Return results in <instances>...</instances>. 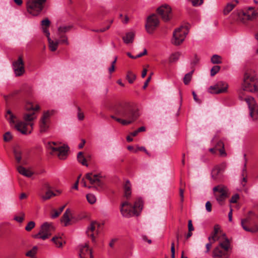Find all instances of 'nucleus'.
Returning a JSON list of instances; mask_svg holds the SVG:
<instances>
[{"instance_id": "obj_1", "label": "nucleus", "mask_w": 258, "mask_h": 258, "mask_svg": "<svg viewBox=\"0 0 258 258\" xmlns=\"http://www.w3.org/2000/svg\"><path fill=\"white\" fill-rule=\"evenodd\" d=\"M25 108L28 112L24 114L23 121H16V116L13 114L10 110H8L5 117L11 126L23 135L30 134L33 130V123L31 121L36 118L35 111L39 110L38 105H34L32 102H27Z\"/></svg>"}, {"instance_id": "obj_2", "label": "nucleus", "mask_w": 258, "mask_h": 258, "mask_svg": "<svg viewBox=\"0 0 258 258\" xmlns=\"http://www.w3.org/2000/svg\"><path fill=\"white\" fill-rule=\"evenodd\" d=\"M114 111L118 117L111 115V117L124 125L133 123L140 116L139 110L133 104L127 102L118 103L115 106Z\"/></svg>"}, {"instance_id": "obj_3", "label": "nucleus", "mask_w": 258, "mask_h": 258, "mask_svg": "<svg viewBox=\"0 0 258 258\" xmlns=\"http://www.w3.org/2000/svg\"><path fill=\"white\" fill-rule=\"evenodd\" d=\"M143 201L141 198L136 199L133 206L128 201L123 202L121 205L120 212L123 217H131L138 216L142 210Z\"/></svg>"}, {"instance_id": "obj_4", "label": "nucleus", "mask_w": 258, "mask_h": 258, "mask_svg": "<svg viewBox=\"0 0 258 258\" xmlns=\"http://www.w3.org/2000/svg\"><path fill=\"white\" fill-rule=\"evenodd\" d=\"M242 88L246 92L254 93L258 91V82L255 72L252 69L245 71L244 74Z\"/></svg>"}, {"instance_id": "obj_5", "label": "nucleus", "mask_w": 258, "mask_h": 258, "mask_svg": "<svg viewBox=\"0 0 258 258\" xmlns=\"http://www.w3.org/2000/svg\"><path fill=\"white\" fill-rule=\"evenodd\" d=\"M54 230L55 227L53 223L46 222L41 226L39 232L37 234H35L33 237L45 240L50 236Z\"/></svg>"}, {"instance_id": "obj_6", "label": "nucleus", "mask_w": 258, "mask_h": 258, "mask_svg": "<svg viewBox=\"0 0 258 258\" xmlns=\"http://www.w3.org/2000/svg\"><path fill=\"white\" fill-rule=\"evenodd\" d=\"M46 0H29L27 3V9L33 16H37L43 9Z\"/></svg>"}, {"instance_id": "obj_7", "label": "nucleus", "mask_w": 258, "mask_h": 258, "mask_svg": "<svg viewBox=\"0 0 258 258\" xmlns=\"http://www.w3.org/2000/svg\"><path fill=\"white\" fill-rule=\"evenodd\" d=\"M188 26H182L175 29L173 34L172 43L175 45L182 43L188 33Z\"/></svg>"}, {"instance_id": "obj_8", "label": "nucleus", "mask_w": 258, "mask_h": 258, "mask_svg": "<svg viewBox=\"0 0 258 258\" xmlns=\"http://www.w3.org/2000/svg\"><path fill=\"white\" fill-rule=\"evenodd\" d=\"M257 16L258 12L253 7H249L238 13V19L243 23H246L248 20H253Z\"/></svg>"}, {"instance_id": "obj_9", "label": "nucleus", "mask_w": 258, "mask_h": 258, "mask_svg": "<svg viewBox=\"0 0 258 258\" xmlns=\"http://www.w3.org/2000/svg\"><path fill=\"white\" fill-rule=\"evenodd\" d=\"M56 143L55 142H48L46 145L48 149L52 150L53 152H56L57 155L60 159L63 160L66 159L67 156L68 148L64 146L55 147Z\"/></svg>"}, {"instance_id": "obj_10", "label": "nucleus", "mask_w": 258, "mask_h": 258, "mask_svg": "<svg viewBox=\"0 0 258 258\" xmlns=\"http://www.w3.org/2000/svg\"><path fill=\"white\" fill-rule=\"evenodd\" d=\"M213 190L216 199L219 203L224 201L228 197V190L225 186L219 185L215 186Z\"/></svg>"}, {"instance_id": "obj_11", "label": "nucleus", "mask_w": 258, "mask_h": 258, "mask_svg": "<svg viewBox=\"0 0 258 258\" xmlns=\"http://www.w3.org/2000/svg\"><path fill=\"white\" fill-rule=\"evenodd\" d=\"M86 178L93 185V187L97 189L102 188L103 182L101 180V176L100 174H94L92 173H88L85 175Z\"/></svg>"}, {"instance_id": "obj_12", "label": "nucleus", "mask_w": 258, "mask_h": 258, "mask_svg": "<svg viewBox=\"0 0 258 258\" xmlns=\"http://www.w3.org/2000/svg\"><path fill=\"white\" fill-rule=\"evenodd\" d=\"M228 85L223 81H219L215 85L209 87L208 91L211 94H220L227 91Z\"/></svg>"}, {"instance_id": "obj_13", "label": "nucleus", "mask_w": 258, "mask_h": 258, "mask_svg": "<svg viewBox=\"0 0 258 258\" xmlns=\"http://www.w3.org/2000/svg\"><path fill=\"white\" fill-rule=\"evenodd\" d=\"M244 99L248 106L251 117L254 120H258V105L255 103L254 98L248 97Z\"/></svg>"}, {"instance_id": "obj_14", "label": "nucleus", "mask_w": 258, "mask_h": 258, "mask_svg": "<svg viewBox=\"0 0 258 258\" xmlns=\"http://www.w3.org/2000/svg\"><path fill=\"white\" fill-rule=\"evenodd\" d=\"M13 67L16 76H21L24 74V62L21 56H19L18 59L13 62Z\"/></svg>"}, {"instance_id": "obj_15", "label": "nucleus", "mask_w": 258, "mask_h": 258, "mask_svg": "<svg viewBox=\"0 0 258 258\" xmlns=\"http://www.w3.org/2000/svg\"><path fill=\"white\" fill-rule=\"evenodd\" d=\"M159 21L157 16L155 14H152L147 18L146 28L147 32L152 33L155 28L158 26Z\"/></svg>"}, {"instance_id": "obj_16", "label": "nucleus", "mask_w": 258, "mask_h": 258, "mask_svg": "<svg viewBox=\"0 0 258 258\" xmlns=\"http://www.w3.org/2000/svg\"><path fill=\"white\" fill-rule=\"evenodd\" d=\"M158 14L164 21H168L171 18V8L167 5H163L157 10Z\"/></svg>"}, {"instance_id": "obj_17", "label": "nucleus", "mask_w": 258, "mask_h": 258, "mask_svg": "<svg viewBox=\"0 0 258 258\" xmlns=\"http://www.w3.org/2000/svg\"><path fill=\"white\" fill-rule=\"evenodd\" d=\"M99 227L100 224L99 223L95 221L92 222L86 231L87 236L91 238L92 241L94 243L96 242L95 234H98V229Z\"/></svg>"}, {"instance_id": "obj_18", "label": "nucleus", "mask_w": 258, "mask_h": 258, "mask_svg": "<svg viewBox=\"0 0 258 258\" xmlns=\"http://www.w3.org/2000/svg\"><path fill=\"white\" fill-rule=\"evenodd\" d=\"M80 258H93L92 250L89 248L88 243L80 246Z\"/></svg>"}, {"instance_id": "obj_19", "label": "nucleus", "mask_w": 258, "mask_h": 258, "mask_svg": "<svg viewBox=\"0 0 258 258\" xmlns=\"http://www.w3.org/2000/svg\"><path fill=\"white\" fill-rule=\"evenodd\" d=\"M253 217H255L256 218L258 217L253 212H252V211H249L248 213L247 217L245 219L241 220V226H242V228H243V229H244L246 231L255 232L258 231V228L256 230H253L251 228H249L247 227L244 225L245 223L249 222L250 220H252Z\"/></svg>"}, {"instance_id": "obj_20", "label": "nucleus", "mask_w": 258, "mask_h": 258, "mask_svg": "<svg viewBox=\"0 0 258 258\" xmlns=\"http://www.w3.org/2000/svg\"><path fill=\"white\" fill-rule=\"evenodd\" d=\"M229 252L221 248L220 247H216L213 251L214 258H228Z\"/></svg>"}, {"instance_id": "obj_21", "label": "nucleus", "mask_w": 258, "mask_h": 258, "mask_svg": "<svg viewBox=\"0 0 258 258\" xmlns=\"http://www.w3.org/2000/svg\"><path fill=\"white\" fill-rule=\"evenodd\" d=\"M226 164L225 162H222L219 165L215 166L211 172L212 177L214 180H217L218 175L221 171H223L226 168Z\"/></svg>"}, {"instance_id": "obj_22", "label": "nucleus", "mask_w": 258, "mask_h": 258, "mask_svg": "<svg viewBox=\"0 0 258 258\" xmlns=\"http://www.w3.org/2000/svg\"><path fill=\"white\" fill-rule=\"evenodd\" d=\"M51 241H53L56 246L58 248L62 247L63 244L66 243L63 234L55 235L51 239Z\"/></svg>"}, {"instance_id": "obj_23", "label": "nucleus", "mask_w": 258, "mask_h": 258, "mask_svg": "<svg viewBox=\"0 0 258 258\" xmlns=\"http://www.w3.org/2000/svg\"><path fill=\"white\" fill-rule=\"evenodd\" d=\"M217 150L220 153V155L222 157H226L227 154L224 149V145L222 141H219L215 146Z\"/></svg>"}, {"instance_id": "obj_24", "label": "nucleus", "mask_w": 258, "mask_h": 258, "mask_svg": "<svg viewBox=\"0 0 258 258\" xmlns=\"http://www.w3.org/2000/svg\"><path fill=\"white\" fill-rule=\"evenodd\" d=\"M124 196L128 199L132 194L131 184L128 180H127L124 185Z\"/></svg>"}, {"instance_id": "obj_25", "label": "nucleus", "mask_w": 258, "mask_h": 258, "mask_svg": "<svg viewBox=\"0 0 258 258\" xmlns=\"http://www.w3.org/2000/svg\"><path fill=\"white\" fill-rule=\"evenodd\" d=\"M17 170L20 174L28 177H31L33 174V172L30 170L26 169L22 166H19L17 167Z\"/></svg>"}, {"instance_id": "obj_26", "label": "nucleus", "mask_w": 258, "mask_h": 258, "mask_svg": "<svg viewBox=\"0 0 258 258\" xmlns=\"http://www.w3.org/2000/svg\"><path fill=\"white\" fill-rule=\"evenodd\" d=\"M71 215V210L69 209H67L63 214L61 220V222L64 223L65 226H68L69 224L70 221V216Z\"/></svg>"}, {"instance_id": "obj_27", "label": "nucleus", "mask_w": 258, "mask_h": 258, "mask_svg": "<svg viewBox=\"0 0 258 258\" xmlns=\"http://www.w3.org/2000/svg\"><path fill=\"white\" fill-rule=\"evenodd\" d=\"M134 37L135 33L133 32H129L122 37V39L125 43L128 44L133 42Z\"/></svg>"}, {"instance_id": "obj_28", "label": "nucleus", "mask_w": 258, "mask_h": 258, "mask_svg": "<svg viewBox=\"0 0 258 258\" xmlns=\"http://www.w3.org/2000/svg\"><path fill=\"white\" fill-rule=\"evenodd\" d=\"M233 2H235V4L229 3L226 5L223 11L224 15H227L229 14L234 9L236 5L238 3L237 0H234Z\"/></svg>"}, {"instance_id": "obj_29", "label": "nucleus", "mask_w": 258, "mask_h": 258, "mask_svg": "<svg viewBox=\"0 0 258 258\" xmlns=\"http://www.w3.org/2000/svg\"><path fill=\"white\" fill-rule=\"evenodd\" d=\"M230 246V242L227 238H225V240L223 242H220L219 245L218 246V247H220L221 248L227 252H228Z\"/></svg>"}, {"instance_id": "obj_30", "label": "nucleus", "mask_w": 258, "mask_h": 258, "mask_svg": "<svg viewBox=\"0 0 258 258\" xmlns=\"http://www.w3.org/2000/svg\"><path fill=\"white\" fill-rule=\"evenodd\" d=\"M77 159L79 163H81L83 165L88 166V165L87 163V160L86 158H85L83 153L82 152H80L78 153L77 155Z\"/></svg>"}, {"instance_id": "obj_31", "label": "nucleus", "mask_w": 258, "mask_h": 258, "mask_svg": "<svg viewBox=\"0 0 258 258\" xmlns=\"http://www.w3.org/2000/svg\"><path fill=\"white\" fill-rule=\"evenodd\" d=\"M72 26H61L58 28V35H63V33L69 32L72 28Z\"/></svg>"}, {"instance_id": "obj_32", "label": "nucleus", "mask_w": 258, "mask_h": 258, "mask_svg": "<svg viewBox=\"0 0 258 258\" xmlns=\"http://www.w3.org/2000/svg\"><path fill=\"white\" fill-rule=\"evenodd\" d=\"M48 41L49 43V47L51 51H54L56 50L58 45L59 44L58 41H54L52 40L50 38L48 39Z\"/></svg>"}, {"instance_id": "obj_33", "label": "nucleus", "mask_w": 258, "mask_h": 258, "mask_svg": "<svg viewBox=\"0 0 258 258\" xmlns=\"http://www.w3.org/2000/svg\"><path fill=\"white\" fill-rule=\"evenodd\" d=\"M49 127L48 122L40 120V132L41 133L46 132Z\"/></svg>"}, {"instance_id": "obj_34", "label": "nucleus", "mask_w": 258, "mask_h": 258, "mask_svg": "<svg viewBox=\"0 0 258 258\" xmlns=\"http://www.w3.org/2000/svg\"><path fill=\"white\" fill-rule=\"evenodd\" d=\"M181 53L179 52H176L171 54L169 58V62L173 63L177 61Z\"/></svg>"}, {"instance_id": "obj_35", "label": "nucleus", "mask_w": 258, "mask_h": 258, "mask_svg": "<svg viewBox=\"0 0 258 258\" xmlns=\"http://www.w3.org/2000/svg\"><path fill=\"white\" fill-rule=\"evenodd\" d=\"M37 247L35 246L31 250L27 252L26 255L31 258H36L35 255L37 253Z\"/></svg>"}, {"instance_id": "obj_36", "label": "nucleus", "mask_w": 258, "mask_h": 258, "mask_svg": "<svg viewBox=\"0 0 258 258\" xmlns=\"http://www.w3.org/2000/svg\"><path fill=\"white\" fill-rule=\"evenodd\" d=\"M136 78V75L132 71H128L126 75V79L130 83H133Z\"/></svg>"}, {"instance_id": "obj_37", "label": "nucleus", "mask_w": 258, "mask_h": 258, "mask_svg": "<svg viewBox=\"0 0 258 258\" xmlns=\"http://www.w3.org/2000/svg\"><path fill=\"white\" fill-rule=\"evenodd\" d=\"M211 60L214 64H219L222 63L221 56L217 54L213 55L211 57Z\"/></svg>"}, {"instance_id": "obj_38", "label": "nucleus", "mask_w": 258, "mask_h": 258, "mask_svg": "<svg viewBox=\"0 0 258 258\" xmlns=\"http://www.w3.org/2000/svg\"><path fill=\"white\" fill-rule=\"evenodd\" d=\"M194 71L186 74L183 78V82L185 85H187L190 82Z\"/></svg>"}, {"instance_id": "obj_39", "label": "nucleus", "mask_w": 258, "mask_h": 258, "mask_svg": "<svg viewBox=\"0 0 258 258\" xmlns=\"http://www.w3.org/2000/svg\"><path fill=\"white\" fill-rule=\"evenodd\" d=\"M55 196V194L54 192H53L52 191H51L50 190H48V191H46L45 195L41 196V198L43 200L46 201V200L49 199L52 197Z\"/></svg>"}, {"instance_id": "obj_40", "label": "nucleus", "mask_w": 258, "mask_h": 258, "mask_svg": "<svg viewBox=\"0 0 258 258\" xmlns=\"http://www.w3.org/2000/svg\"><path fill=\"white\" fill-rule=\"evenodd\" d=\"M86 198L88 202L91 204H94L96 201V198L95 196L92 194H87L86 195Z\"/></svg>"}, {"instance_id": "obj_41", "label": "nucleus", "mask_w": 258, "mask_h": 258, "mask_svg": "<svg viewBox=\"0 0 258 258\" xmlns=\"http://www.w3.org/2000/svg\"><path fill=\"white\" fill-rule=\"evenodd\" d=\"M21 152L18 150H14V155L18 163H20L22 159L21 157Z\"/></svg>"}, {"instance_id": "obj_42", "label": "nucleus", "mask_w": 258, "mask_h": 258, "mask_svg": "<svg viewBox=\"0 0 258 258\" xmlns=\"http://www.w3.org/2000/svg\"><path fill=\"white\" fill-rule=\"evenodd\" d=\"M246 91V90H244L243 89V88H242V89H241L239 91V98L241 100H244L245 101V98H248V97H251L250 96H246L245 94V92Z\"/></svg>"}, {"instance_id": "obj_43", "label": "nucleus", "mask_w": 258, "mask_h": 258, "mask_svg": "<svg viewBox=\"0 0 258 258\" xmlns=\"http://www.w3.org/2000/svg\"><path fill=\"white\" fill-rule=\"evenodd\" d=\"M12 139L13 136L10 132H7L4 135V140L5 142H9Z\"/></svg>"}, {"instance_id": "obj_44", "label": "nucleus", "mask_w": 258, "mask_h": 258, "mask_svg": "<svg viewBox=\"0 0 258 258\" xmlns=\"http://www.w3.org/2000/svg\"><path fill=\"white\" fill-rule=\"evenodd\" d=\"M220 70V67L219 66H214L211 70V76H215Z\"/></svg>"}, {"instance_id": "obj_45", "label": "nucleus", "mask_w": 258, "mask_h": 258, "mask_svg": "<svg viewBox=\"0 0 258 258\" xmlns=\"http://www.w3.org/2000/svg\"><path fill=\"white\" fill-rule=\"evenodd\" d=\"M51 114H52V113H51L48 111L44 112L43 115L41 118V120L48 122L49 118Z\"/></svg>"}, {"instance_id": "obj_46", "label": "nucleus", "mask_w": 258, "mask_h": 258, "mask_svg": "<svg viewBox=\"0 0 258 258\" xmlns=\"http://www.w3.org/2000/svg\"><path fill=\"white\" fill-rule=\"evenodd\" d=\"M246 163H245L244 165V168L243 169L242 173V175L243 177L242 178V181L241 183L242 184L243 186H245V183L247 182L246 178V177H244V175L246 173Z\"/></svg>"}, {"instance_id": "obj_47", "label": "nucleus", "mask_w": 258, "mask_h": 258, "mask_svg": "<svg viewBox=\"0 0 258 258\" xmlns=\"http://www.w3.org/2000/svg\"><path fill=\"white\" fill-rule=\"evenodd\" d=\"M35 223L34 222L30 221L25 227V230L27 231H30L35 227Z\"/></svg>"}, {"instance_id": "obj_48", "label": "nucleus", "mask_w": 258, "mask_h": 258, "mask_svg": "<svg viewBox=\"0 0 258 258\" xmlns=\"http://www.w3.org/2000/svg\"><path fill=\"white\" fill-rule=\"evenodd\" d=\"M59 40H57L59 41V43H66L67 44H68V38L66 35H59Z\"/></svg>"}, {"instance_id": "obj_49", "label": "nucleus", "mask_w": 258, "mask_h": 258, "mask_svg": "<svg viewBox=\"0 0 258 258\" xmlns=\"http://www.w3.org/2000/svg\"><path fill=\"white\" fill-rule=\"evenodd\" d=\"M78 114L77 116L78 118L80 120H82L84 118V115L83 112L81 111V108L80 107H78Z\"/></svg>"}, {"instance_id": "obj_50", "label": "nucleus", "mask_w": 258, "mask_h": 258, "mask_svg": "<svg viewBox=\"0 0 258 258\" xmlns=\"http://www.w3.org/2000/svg\"><path fill=\"white\" fill-rule=\"evenodd\" d=\"M208 239L209 241L214 243L218 240V237H217V235H214V233H212L211 235L209 237Z\"/></svg>"}, {"instance_id": "obj_51", "label": "nucleus", "mask_w": 258, "mask_h": 258, "mask_svg": "<svg viewBox=\"0 0 258 258\" xmlns=\"http://www.w3.org/2000/svg\"><path fill=\"white\" fill-rule=\"evenodd\" d=\"M21 216H15L14 220L20 223L22 222L24 219L25 214L24 213H21Z\"/></svg>"}, {"instance_id": "obj_52", "label": "nucleus", "mask_w": 258, "mask_h": 258, "mask_svg": "<svg viewBox=\"0 0 258 258\" xmlns=\"http://www.w3.org/2000/svg\"><path fill=\"white\" fill-rule=\"evenodd\" d=\"M190 1L195 7L200 6L203 3V0H190Z\"/></svg>"}, {"instance_id": "obj_53", "label": "nucleus", "mask_w": 258, "mask_h": 258, "mask_svg": "<svg viewBox=\"0 0 258 258\" xmlns=\"http://www.w3.org/2000/svg\"><path fill=\"white\" fill-rule=\"evenodd\" d=\"M50 21L48 19L46 18L44 20H43L41 21V25L42 26H45L46 27H48L50 25Z\"/></svg>"}, {"instance_id": "obj_54", "label": "nucleus", "mask_w": 258, "mask_h": 258, "mask_svg": "<svg viewBox=\"0 0 258 258\" xmlns=\"http://www.w3.org/2000/svg\"><path fill=\"white\" fill-rule=\"evenodd\" d=\"M239 196L238 194H235L233 196H232V197H231V199H230V203H236L238 200V199H239Z\"/></svg>"}, {"instance_id": "obj_55", "label": "nucleus", "mask_w": 258, "mask_h": 258, "mask_svg": "<svg viewBox=\"0 0 258 258\" xmlns=\"http://www.w3.org/2000/svg\"><path fill=\"white\" fill-rule=\"evenodd\" d=\"M171 258H175V245L173 241L171 243Z\"/></svg>"}, {"instance_id": "obj_56", "label": "nucleus", "mask_w": 258, "mask_h": 258, "mask_svg": "<svg viewBox=\"0 0 258 258\" xmlns=\"http://www.w3.org/2000/svg\"><path fill=\"white\" fill-rule=\"evenodd\" d=\"M179 196L180 197V202L182 203L184 201V189L181 187L179 189Z\"/></svg>"}, {"instance_id": "obj_57", "label": "nucleus", "mask_w": 258, "mask_h": 258, "mask_svg": "<svg viewBox=\"0 0 258 258\" xmlns=\"http://www.w3.org/2000/svg\"><path fill=\"white\" fill-rule=\"evenodd\" d=\"M206 209L208 212L212 211V204L209 201H208L206 204Z\"/></svg>"}, {"instance_id": "obj_58", "label": "nucleus", "mask_w": 258, "mask_h": 258, "mask_svg": "<svg viewBox=\"0 0 258 258\" xmlns=\"http://www.w3.org/2000/svg\"><path fill=\"white\" fill-rule=\"evenodd\" d=\"M138 151H142L145 152L147 155H149V154L146 148L144 147H138L136 150L134 151V152L136 153Z\"/></svg>"}, {"instance_id": "obj_59", "label": "nucleus", "mask_w": 258, "mask_h": 258, "mask_svg": "<svg viewBox=\"0 0 258 258\" xmlns=\"http://www.w3.org/2000/svg\"><path fill=\"white\" fill-rule=\"evenodd\" d=\"M188 231L189 232H191L192 231H193L194 230V228L192 224V221L190 220L188 221Z\"/></svg>"}, {"instance_id": "obj_60", "label": "nucleus", "mask_w": 258, "mask_h": 258, "mask_svg": "<svg viewBox=\"0 0 258 258\" xmlns=\"http://www.w3.org/2000/svg\"><path fill=\"white\" fill-rule=\"evenodd\" d=\"M213 243L210 241L209 243L206 244V253H208L210 251V250L211 248V246H212V245Z\"/></svg>"}, {"instance_id": "obj_61", "label": "nucleus", "mask_w": 258, "mask_h": 258, "mask_svg": "<svg viewBox=\"0 0 258 258\" xmlns=\"http://www.w3.org/2000/svg\"><path fill=\"white\" fill-rule=\"evenodd\" d=\"M43 31L45 34L46 36L47 37V39H48L50 38V33L49 32V30L47 27L43 28Z\"/></svg>"}, {"instance_id": "obj_62", "label": "nucleus", "mask_w": 258, "mask_h": 258, "mask_svg": "<svg viewBox=\"0 0 258 258\" xmlns=\"http://www.w3.org/2000/svg\"><path fill=\"white\" fill-rule=\"evenodd\" d=\"M219 230H220L219 226L218 225H216L214 226V231L213 233H214V235H217Z\"/></svg>"}, {"instance_id": "obj_63", "label": "nucleus", "mask_w": 258, "mask_h": 258, "mask_svg": "<svg viewBox=\"0 0 258 258\" xmlns=\"http://www.w3.org/2000/svg\"><path fill=\"white\" fill-rule=\"evenodd\" d=\"M150 80H151V76H149L148 77L147 79L144 83V86L143 87L144 89H146V87L148 86V83L150 81Z\"/></svg>"}, {"instance_id": "obj_64", "label": "nucleus", "mask_w": 258, "mask_h": 258, "mask_svg": "<svg viewBox=\"0 0 258 258\" xmlns=\"http://www.w3.org/2000/svg\"><path fill=\"white\" fill-rule=\"evenodd\" d=\"M60 214V212H59L58 211H54V213L51 215V218L53 219L57 217Z\"/></svg>"}]
</instances>
